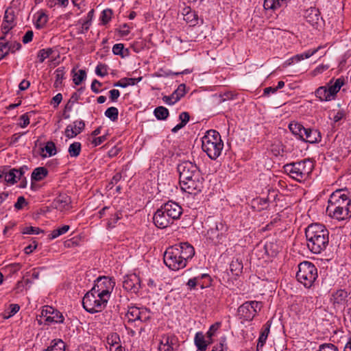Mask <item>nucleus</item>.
I'll use <instances>...</instances> for the list:
<instances>
[{
	"mask_svg": "<svg viewBox=\"0 0 351 351\" xmlns=\"http://www.w3.org/2000/svg\"><path fill=\"white\" fill-rule=\"evenodd\" d=\"M123 287L128 291L138 293L141 289L140 278L135 274L125 276L123 282Z\"/></svg>",
	"mask_w": 351,
	"mask_h": 351,
	"instance_id": "16",
	"label": "nucleus"
},
{
	"mask_svg": "<svg viewBox=\"0 0 351 351\" xmlns=\"http://www.w3.org/2000/svg\"><path fill=\"white\" fill-rule=\"evenodd\" d=\"M262 308V304L257 301H247L238 308V315L244 321H251Z\"/></svg>",
	"mask_w": 351,
	"mask_h": 351,
	"instance_id": "13",
	"label": "nucleus"
},
{
	"mask_svg": "<svg viewBox=\"0 0 351 351\" xmlns=\"http://www.w3.org/2000/svg\"><path fill=\"white\" fill-rule=\"evenodd\" d=\"M48 175V170L44 167H39L34 169L31 176L32 182L43 180Z\"/></svg>",
	"mask_w": 351,
	"mask_h": 351,
	"instance_id": "28",
	"label": "nucleus"
},
{
	"mask_svg": "<svg viewBox=\"0 0 351 351\" xmlns=\"http://www.w3.org/2000/svg\"><path fill=\"white\" fill-rule=\"evenodd\" d=\"M114 285L115 282L112 278L99 276L95 280L94 286L91 289H93V292L97 293L108 301Z\"/></svg>",
	"mask_w": 351,
	"mask_h": 351,
	"instance_id": "11",
	"label": "nucleus"
},
{
	"mask_svg": "<svg viewBox=\"0 0 351 351\" xmlns=\"http://www.w3.org/2000/svg\"><path fill=\"white\" fill-rule=\"evenodd\" d=\"M108 301L93 292V289L87 292L83 298L82 306L88 313L101 312L107 305Z\"/></svg>",
	"mask_w": 351,
	"mask_h": 351,
	"instance_id": "9",
	"label": "nucleus"
},
{
	"mask_svg": "<svg viewBox=\"0 0 351 351\" xmlns=\"http://www.w3.org/2000/svg\"><path fill=\"white\" fill-rule=\"evenodd\" d=\"M95 73L101 77L108 75V66L104 64H99L95 69Z\"/></svg>",
	"mask_w": 351,
	"mask_h": 351,
	"instance_id": "50",
	"label": "nucleus"
},
{
	"mask_svg": "<svg viewBox=\"0 0 351 351\" xmlns=\"http://www.w3.org/2000/svg\"><path fill=\"white\" fill-rule=\"evenodd\" d=\"M350 293L346 289H337L331 293L330 302L336 309H344L349 300Z\"/></svg>",
	"mask_w": 351,
	"mask_h": 351,
	"instance_id": "14",
	"label": "nucleus"
},
{
	"mask_svg": "<svg viewBox=\"0 0 351 351\" xmlns=\"http://www.w3.org/2000/svg\"><path fill=\"white\" fill-rule=\"evenodd\" d=\"M195 254L193 247L189 243H180L168 247L164 254V263L171 269L177 271L186 267L189 259Z\"/></svg>",
	"mask_w": 351,
	"mask_h": 351,
	"instance_id": "3",
	"label": "nucleus"
},
{
	"mask_svg": "<svg viewBox=\"0 0 351 351\" xmlns=\"http://www.w3.org/2000/svg\"><path fill=\"white\" fill-rule=\"evenodd\" d=\"M106 117L112 121H116L118 119L119 110L116 107H110L104 112Z\"/></svg>",
	"mask_w": 351,
	"mask_h": 351,
	"instance_id": "44",
	"label": "nucleus"
},
{
	"mask_svg": "<svg viewBox=\"0 0 351 351\" xmlns=\"http://www.w3.org/2000/svg\"><path fill=\"white\" fill-rule=\"evenodd\" d=\"M112 11L110 9H106L101 12L100 19L103 25H106L112 19Z\"/></svg>",
	"mask_w": 351,
	"mask_h": 351,
	"instance_id": "47",
	"label": "nucleus"
},
{
	"mask_svg": "<svg viewBox=\"0 0 351 351\" xmlns=\"http://www.w3.org/2000/svg\"><path fill=\"white\" fill-rule=\"evenodd\" d=\"M290 131L295 136H298L300 139L303 138V134L305 130V128L298 122L291 123L289 125Z\"/></svg>",
	"mask_w": 351,
	"mask_h": 351,
	"instance_id": "32",
	"label": "nucleus"
},
{
	"mask_svg": "<svg viewBox=\"0 0 351 351\" xmlns=\"http://www.w3.org/2000/svg\"><path fill=\"white\" fill-rule=\"evenodd\" d=\"M182 214V207L176 202L169 201L157 209L154 215L153 221L156 227L163 229L180 219Z\"/></svg>",
	"mask_w": 351,
	"mask_h": 351,
	"instance_id": "5",
	"label": "nucleus"
},
{
	"mask_svg": "<svg viewBox=\"0 0 351 351\" xmlns=\"http://www.w3.org/2000/svg\"><path fill=\"white\" fill-rule=\"evenodd\" d=\"M66 344L60 339H53L43 351H65Z\"/></svg>",
	"mask_w": 351,
	"mask_h": 351,
	"instance_id": "30",
	"label": "nucleus"
},
{
	"mask_svg": "<svg viewBox=\"0 0 351 351\" xmlns=\"http://www.w3.org/2000/svg\"><path fill=\"white\" fill-rule=\"evenodd\" d=\"M154 114L157 119L165 120L169 117V112L167 108L158 106L154 109Z\"/></svg>",
	"mask_w": 351,
	"mask_h": 351,
	"instance_id": "36",
	"label": "nucleus"
},
{
	"mask_svg": "<svg viewBox=\"0 0 351 351\" xmlns=\"http://www.w3.org/2000/svg\"><path fill=\"white\" fill-rule=\"evenodd\" d=\"M47 22V16L42 13L39 15L38 20H37V27L40 28L42 27Z\"/></svg>",
	"mask_w": 351,
	"mask_h": 351,
	"instance_id": "63",
	"label": "nucleus"
},
{
	"mask_svg": "<svg viewBox=\"0 0 351 351\" xmlns=\"http://www.w3.org/2000/svg\"><path fill=\"white\" fill-rule=\"evenodd\" d=\"M175 337L173 336H163L159 345L160 351H173V344Z\"/></svg>",
	"mask_w": 351,
	"mask_h": 351,
	"instance_id": "27",
	"label": "nucleus"
},
{
	"mask_svg": "<svg viewBox=\"0 0 351 351\" xmlns=\"http://www.w3.org/2000/svg\"><path fill=\"white\" fill-rule=\"evenodd\" d=\"M210 285V276L206 274L190 278L187 282V285L191 290L195 289L197 286H199L202 289L209 287Z\"/></svg>",
	"mask_w": 351,
	"mask_h": 351,
	"instance_id": "17",
	"label": "nucleus"
},
{
	"mask_svg": "<svg viewBox=\"0 0 351 351\" xmlns=\"http://www.w3.org/2000/svg\"><path fill=\"white\" fill-rule=\"evenodd\" d=\"M40 232V230L38 228L29 226L23 228L22 232L23 234H38Z\"/></svg>",
	"mask_w": 351,
	"mask_h": 351,
	"instance_id": "55",
	"label": "nucleus"
},
{
	"mask_svg": "<svg viewBox=\"0 0 351 351\" xmlns=\"http://www.w3.org/2000/svg\"><path fill=\"white\" fill-rule=\"evenodd\" d=\"M315 96L319 98L320 101H330L332 100L327 87L325 86H320L315 90Z\"/></svg>",
	"mask_w": 351,
	"mask_h": 351,
	"instance_id": "35",
	"label": "nucleus"
},
{
	"mask_svg": "<svg viewBox=\"0 0 351 351\" xmlns=\"http://www.w3.org/2000/svg\"><path fill=\"white\" fill-rule=\"evenodd\" d=\"M79 22L82 23V27L80 29V33L82 34L86 32L89 29L90 26L91 25L90 20L82 19Z\"/></svg>",
	"mask_w": 351,
	"mask_h": 351,
	"instance_id": "57",
	"label": "nucleus"
},
{
	"mask_svg": "<svg viewBox=\"0 0 351 351\" xmlns=\"http://www.w3.org/2000/svg\"><path fill=\"white\" fill-rule=\"evenodd\" d=\"M21 45L19 43L17 42H13V43H9L8 42V49H6L5 53L1 54V56H0V60L4 58L9 52L14 53L16 51H18L21 49Z\"/></svg>",
	"mask_w": 351,
	"mask_h": 351,
	"instance_id": "42",
	"label": "nucleus"
},
{
	"mask_svg": "<svg viewBox=\"0 0 351 351\" xmlns=\"http://www.w3.org/2000/svg\"><path fill=\"white\" fill-rule=\"evenodd\" d=\"M119 340V337L117 334L112 335L110 337L108 338V343L110 345V347L113 348L115 345H119L118 341Z\"/></svg>",
	"mask_w": 351,
	"mask_h": 351,
	"instance_id": "62",
	"label": "nucleus"
},
{
	"mask_svg": "<svg viewBox=\"0 0 351 351\" xmlns=\"http://www.w3.org/2000/svg\"><path fill=\"white\" fill-rule=\"evenodd\" d=\"M162 101L167 105L172 106L179 101L176 97L175 95L172 93L171 95L167 96L165 95L162 97Z\"/></svg>",
	"mask_w": 351,
	"mask_h": 351,
	"instance_id": "53",
	"label": "nucleus"
},
{
	"mask_svg": "<svg viewBox=\"0 0 351 351\" xmlns=\"http://www.w3.org/2000/svg\"><path fill=\"white\" fill-rule=\"evenodd\" d=\"M42 151L44 152L45 151L47 154V155H43V157H47V156H53L54 155H56V145L52 141H48L45 146L42 148Z\"/></svg>",
	"mask_w": 351,
	"mask_h": 351,
	"instance_id": "41",
	"label": "nucleus"
},
{
	"mask_svg": "<svg viewBox=\"0 0 351 351\" xmlns=\"http://www.w3.org/2000/svg\"><path fill=\"white\" fill-rule=\"evenodd\" d=\"M70 229V226L69 225H64L62 227H59L56 229H54L51 231L49 234L50 239H54L65 233H66Z\"/></svg>",
	"mask_w": 351,
	"mask_h": 351,
	"instance_id": "39",
	"label": "nucleus"
},
{
	"mask_svg": "<svg viewBox=\"0 0 351 351\" xmlns=\"http://www.w3.org/2000/svg\"><path fill=\"white\" fill-rule=\"evenodd\" d=\"M85 128V123L82 120H76L73 124L67 125L65 129V136L69 138L75 137L80 134Z\"/></svg>",
	"mask_w": 351,
	"mask_h": 351,
	"instance_id": "19",
	"label": "nucleus"
},
{
	"mask_svg": "<svg viewBox=\"0 0 351 351\" xmlns=\"http://www.w3.org/2000/svg\"><path fill=\"white\" fill-rule=\"evenodd\" d=\"M221 326V323L216 322L214 324L211 325L209 328V330L206 332V339L208 341V343L211 344L213 343V337L214 336L215 332Z\"/></svg>",
	"mask_w": 351,
	"mask_h": 351,
	"instance_id": "43",
	"label": "nucleus"
},
{
	"mask_svg": "<svg viewBox=\"0 0 351 351\" xmlns=\"http://www.w3.org/2000/svg\"><path fill=\"white\" fill-rule=\"evenodd\" d=\"M182 14L184 20L189 24L190 26H195L198 23V16L195 10H191V8L187 7L184 8Z\"/></svg>",
	"mask_w": 351,
	"mask_h": 351,
	"instance_id": "25",
	"label": "nucleus"
},
{
	"mask_svg": "<svg viewBox=\"0 0 351 351\" xmlns=\"http://www.w3.org/2000/svg\"><path fill=\"white\" fill-rule=\"evenodd\" d=\"M314 168L313 162L305 159L284 166L285 171L293 179L302 182L307 179Z\"/></svg>",
	"mask_w": 351,
	"mask_h": 351,
	"instance_id": "7",
	"label": "nucleus"
},
{
	"mask_svg": "<svg viewBox=\"0 0 351 351\" xmlns=\"http://www.w3.org/2000/svg\"><path fill=\"white\" fill-rule=\"evenodd\" d=\"M124 45L121 43L115 44L112 47V52L114 55H119L123 56L122 53Z\"/></svg>",
	"mask_w": 351,
	"mask_h": 351,
	"instance_id": "58",
	"label": "nucleus"
},
{
	"mask_svg": "<svg viewBox=\"0 0 351 351\" xmlns=\"http://www.w3.org/2000/svg\"><path fill=\"white\" fill-rule=\"evenodd\" d=\"M271 324L267 322L263 327L260 336L258 339L256 351H262V348L265 345L269 333Z\"/></svg>",
	"mask_w": 351,
	"mask_h": 351,
	"instance_id": "26",
	"label": "nucleus"
},
{
	"mask_svg": "<svg viewBox=\"0 0 351 351\" xmlns=\"http://www.w3.org/2000/svg\"><path fill=\"white\" fill-rule=\"evenodd\" d=\"M14 19L15 16L12 9L8 8L6 9L3 21L1 24V31L3 34H8V32L14 27Z\"/></svg>",
	"mask_w": 351,
	"mask_h": 351,
	"instance_id": "18",
	"label": "nucleus"
},
{
	"mask_svg": "<svg viewBox=\"0 0 351 351\" xmlns=\"http://www.w3.org/2000/svg\"><path fill=\"white\" fill-rule=\"evenodd\" d=\"M128 324L135 323V326L140 327L139 333L144 330V328L140 324L146 322L151 318V313L146 308H138L136 306L129 307L125 315Z\"/></svg>",
	"mask_w": 351,
	"mask_h": 351,
	"instance_id": "10",
	"label": "nucleus"
},
{
	"mask_svg": "<svg viewBox=\"0 0 351 351\" xmlns=\"http://www.w3.org/2000/svg\"><path fill=\"white\" fill-rule=\"evenodd\" d=\"M18 179L16 175V169H10L9 167H4L0 169V180H3L7 184H14Z\"/></svg>",
	"mask_w": 351,
	"mask_h": 351,
	"instance_id": "21",
	"label": "nucleus"
},
{
	"mask_svg": "<svg viewBox=\"0 0 351 351\" xmlns=\"http://www.w3.org/2000/svg\"><path fill=\"white\" fill-rule=\"evenodd\" d=\"M189 114L186 112H182L179 115V119L180 120V123L183 124L184 126L189 122Z\"/></svg>",
	"mask_w": 351,
	"mask_h": 351,
	"instance_id": "61",
	"label": "nucleus"
},
{
	"mask_svg": "<svg viewBox=\"0 0 351 351\" xmlns=\"http://www.w3.org/2000/svg\"><path fill=\"white\" fill-rule=\"evenodd\" d=\"M228 230V227L223 220H217L207 231V237L215 244H221L227 237Z\"/></svg>",
	"mask_w": 351,
	"mask_h": 351,
	"instance_id": "12",
	"label": "nucleus"
},
{
	"mask_svg": "<svg viewBox=\"0 0 351 351\" xmlns=\"http://www.w3.org/2000/svg\"><path fill=\"white\" fill-rule=\"evenodd\" d=\"M20 309V306L16 304H12L9 306V311H5L3 313L4 319H9L15 315Z\"/></svg>",
	"mask_w": 351,
	"mask_h": 351,
	"instance_id": "46",
	"label": "nucleus"
},
{
	"mask_svg": "<svg viewBox=\"0 0 351 351\" xmlns=\"http://www.w3.org/2000/svg\"><path fill=\"white\" fill-rule=\"evenodd\" d=\"M317 351H339V349L332 343H324L319 346Z\"/></svg>",
	"mask_w": 351,
	"mask_h": 351,
	"instance_id": "52",
	"label": "nucleus"
},
{
	"mask_svg": "<svg viewBox=\"0 0 351 351\" xmlns=\"http://www.w3.org/2000/svg\"><path fill=\"white\" fill-rule=\"evenodd\" d=\"M322 136L320 132L317 130H313L311 128H306L304 134L303 138L301 140L306 141L309 143H316L321 141Z\"/></svg>",
	"mask_w": 351,
	"mask_h": 351,
	"instance_id": "23",
	"label": "nucleus"
},
{
	"mask_svg": "<svg viewBox=\"0 0 351 351\" xmlns=\"http://www.w3.org/2000/svg\"><path fill=\"white\" fill-rule=\"evenodd\" d=\"M345 117V113L341 110L337 112H332L330 114V119L335 123L340 121Z\"/></svg>",
	"mask_w": 351,
	"mask_h": 351,
	"instance_id": "51",
	"label": "nucleus"
},
{
	"mask_svg": "<svg viewBox=\"0 0 351 351\" xmlns=\"http://www.w3.org/2000/svg\"><path fill=\"white\" fill-rule=\"evenodd\" d=\"M20 126L23 128L27 127L29 124V117L27 114H23L20 117Z\"/></svg>",
	"mask_w": 351,
	"mask_h": 351,
	"instance_id": "59",
	"label": "nucleus"
},
{
	"mask_svg": "<svg viewBox=\"0 0 351 351\" xmlns=\"http://www.w3.org/2000/svg\"><path fill=\"white\" fill-rule=\"evenodd\" d=\"M195 344L197 347L198 350H206L207 347L210 343L205 339L204 336L202 332H197L195 336Z\"/></svg>",
	"mask_w": 351,
	"mask_h": 351,
	"instance_id": "34",
	"label": "nucleus"
},
{
	"mask_svg": "<svg viewBox=\"0 0 351 351\" xmlns=\"http://www.w3.org/2000/svg\"><path fill=\"white\" fill-rule=\"evenodd\" d=\"M54 74L56 78V80L54 82V86L57 88L62 84V80L64 77V68H58L55 71Z\"/></svg>",
	"mask_w": 351,
	"mask_h": 351,
	"instance_id": "45",
	"label": "nucleus"
},
{
	"mask_svg": "<svg viewBox=\"0 0 351 351\" xmlns=\"http://www.w3.org/2000/svg\"><path fill=\"white\" fill-rule=\"evenodd\" d=\"M317 277V269L313 263L309 261H304L298 265L296 278L306 288L311 287Z\"/></svg>",
	"mask_w": 351,
	"mask_h": 351,
	"instance_id": "8",
	"label": "nucleus"
},
{
	"mask_svg": "<svg viewBox=\"0 0 351 351\" xmlns=\"http://www.w3.org/2000/svg\"><path fill=\"white\" fill-rule=\"evenodd\" d=\"M53 53L52 48H47L39 50L37 54V58L39 62H43L47 58H49Z\"/></svg>",
	"mask_w": 351,
	"mask_h": 351,
	"instance_id": "40",
	"label": "nucleus"
},
{
	"mask_svg": "<svg viewBox=\"0 0 351 351\" xmlns=\"http://www.w3.org/2000/svg\"><path fill=\"white\" fill-rule=\"evenodd\" d=\"M243 268L242 260L239 258H234L230 264V270L232 275L239 276Z\"/></svg>",
	"mask_w": 351,
	"mask_h": 351,
	"instance_id": "29",
	"label": "nucleus"
},
{
	"mask_svg": "<svg viewBox=\"0 0 351 351\" xmlns=\"http://www.w3.org/2000/svg\"><path fill=\"white\" fill-rule=\"evenodd\" d=\"M41 316L45 319V321L48 324H60L64 322V317L62 314L50 306H45L43 307Z\"/></svg>",
	"mask_w": 351,
	"mask_h": 351,
	"instance_id": "15",
	"label": "nucleus"
},
{
	"mask_svg": "<svg viewBox=\"0 0 351 351\" xmlns=\"http://www.w3.org/2000/svg\"><path fill=\"white\" fill-rule=\"evenodd\" d=\"M74 104H73L71 101H68L66 104L64 106V113L63 116L64 119H69L70 117V115L69 114H66V112H69L72 110Z\"/></svg>",
	"mask_w": 351,
	"mask_h": 351,
	"instance_id": "60",
	"label": "nucleus"
},
{
	"mask_svg": "<svg viewBox=\"0 0 351 351\" xmlns=\"http://www.w3.org/2000/svg\"><path fill=\"white\" fill-rule=\"evenodd\" d=\"M142 77L138 78H123L114 84V86L125 88L128 86H134L141 81Z\"/></svg>",
	"mask_w": 351,
	"mask_h": 351,
	"instance_id": "31",
	"label": "nucleus"
},
{
	"mask_svg": "<svg viewBox=\"0 0 351 351\" xmlns=\"http://www.w3.org/2000/svg\"><path fill=\"white\" fill-rule=\"evenodd\" d=\"M71 198L66 195H60L52 202V206L61 212L66 210L70 207Z\"/></svg>",
	"mask_w": 351,
	"mask_h": 351,
	"instance_id": "22",
	"label": "nucleus"
},
{
	"mask_svg": "<svg viewBox=\"0 0 351 351\" xmlns=\"http://www.w3.org/2000/svg\"><path fill=\"white\" fill-rule=\"evenodd\" d=\"M350 204L349 190L347 188L337 189L330 195L326 212L333 219L347 220L351 217Z\"/></svg>",
	"mask_w": 351,
	"mask_h": 351,
	"instance_id": "2",
	"label": "nucleus"
},
{
	"mask_svg": "<svg viewBox=\"0 0 351 351\" xmlns=\"http://www.w3.org/2000/svg\"><path fill=\"white\" fill-rule=\"evenodd\" d=\"M27 202L23 196L18 197L16 202L14 204V208L16 210H21L25 205H27Z\"/></svg>",
	"mask_w": 351,
	"mask_h": 351,
	"instance_id": "56",
	"label": "nucleus"
},
{
	"mask_svg": "<svg viewBox=\"0 0 351 351\" xmlns=\"http://www.w3.org/2000/svg\"><path fill=\"white\" fill-rule=\"evenodd\" d=\"M181 189L191 195H197L204 188V179L199 167L191 161L186 160L178 166Z\"/></svg>",
	"mask_w": 351,
	"mask_h": 351,
	"instance_id": "1",
	"label": "nucleus"
},
{
	"mask_svg": "<svg viewBox=\"0 0 351 351\" xmlns=\"http://www.w3.org/2000/svg\"><path fill=\"white\" fill-rule=\"evenodd\" d=\"M122 217L123 214L121 210H117L113 213H111L110 217L108 219L106 226L107 229L110 230L114 228L118 221L121 219Z\"/></svg>",
	"mask_w": 351,
	"mask_h": 351,
	"instance_id": "33",
	"label": "nucleus"
},
{
	"mask_svg": "<svg viewBox=\"0 0 351 351\" xmlns=\"http://www.w3.org/2000/svg\"><path fill=\"white\" fill-rule=\"evenodd\" d=\"M223 143L220 134L214 130H208L202 138V150L212 160L217 159L221 154Z\"/></svg>",
	"mask_w": 351,
	"mask_h": 351,
	"instance_id": "6",
	"label": "nucleus"
},
{
	"mask_svg": "<svg viewBox=\"0 0 351 351\" xmlns=\"http://www.w3.org/2000/svg\"><path fill=\"white\" fill-rule=\"evenodd\" d=\"M80 239L77 237H73L64 241V246L66 247H73L80 244Z\"/></svg>",
	"mask_w": 351,
	"mask_h": 351,
	"instance_id": "54",
	"label": "nucleus"
},
{
	"mask_svg": "<svg viewBox=\"0 0 351 351\" xmlns=\"http://www.w3.org/2000/svg\"><path fill=\"white\" fill-rule=\"evenodd\" d=\"M82 145L80 142L71 143L68 149V152L71 157L77 158L81 152Z\"/></svg>",
	"mask_w": 351,
	"mask_h": 351,
	"instance_id": "38",
	"label": "nucleus"
},
{
	"mask_svg": "<svg viewBox=\"0 0 351 351\" xmlns=\"http://www.w3.org/2000/svg\"><path fill=\"white\" fill-rule=\"evenodd\" d=\"M173 93L175 95L178 100L180 101L186 93V85L184 84H180Z\"/></svg>",
	"mask_w": 351,
	"mask_h": 351,
	"instance_id": "49",
	"label": "nucleus"
},
{
	"mask_svg": "<svg viewBox=\"0 0 351 351\" xmlns=\"http://www.w3.org/2000/svg\"><path fill=\"white\" fill-rule=\"evenodd\" d=\"M86 73L84 70H79L77 73H76L74 76L73 81L75 85H80L82 82L86 78Z\"/></svg>",
	"mask_w": 351,
	"mask_h": 351,
	"instance_id": "48",
	"label": "nucleus"
},
{
	"mask_svg": "<svg viewBox=\"0 0 351 351\" xmlns=\"http://www.w3.org/2000/svg\"><path fill=\"white\" fill-rule=\"evenodd\" d=\"M106 140V136L105 135H103V136H101L99 137L94 138L91 143L94 147H97V146L101 145V143H103Z\"/></svg>",
	"mask_w": 351,
	"mask_h": 351,
	"instance_id": "64",
	"label": "nucleus"
},
{
	"mask_svg": "<svg viewBox=\"0 0 351 351\" xmlns=\"http://www.w3.org/2000/svg\"><path fill=\"white\" fill-rule=\"evenodd\" d=\"M344 79L342 77H339L334 81V80H330L327 86L328 93L332 99H334L337 93L339 91L342 86L344 84Z\"/></svg>",
	"mask_w": 351,
	"mask_h": 351,
	"instance_id": "24",
	"label": "nucleus"
},
{
	"mask_svg": "<svg viewBox=\"0 0 351 351\" xmlns=\"http://www.w3.org/2000/svg\"><path fill=\"white\" fill-rule=\"evenodd\" d=\"M285 0H265L263 6L265 10H276L280 8Z\"/></svg>",
	"mask_w": 351,
	"mask_h": 351,
	"instance_id": "37",
	"label": "nucleus"
},
{
	"mask_svg": "<svg viewBox=\"0 0 351 351\" xmlns=\"http://www.w3.org/2000/svg\"><path fill=\"white\" fill-rule=\"evenodd\" d=\"M304 17L312 26L317 25L320 20H322L320 12L319 9L315 7H311L306 9L304 11Z\"/></svg>",
	"mask_w": 351,
	"mask_h": 351,
	"instance_id": "20",
	"label": "nucleus"
},
{
	"mask_svg": "<svg viewBox=\"0 0 351 351\" xmlns=\"http://www.w3.org/2000/svg\"><path fill=\"white\" fill-rule=\"evenodd\" d=\"M308 248L314 254H319L328 245L329 232L320 223L309 225L305 230Z\"/></svg>",
	"mask_w": 351,
	"mask_h": 351,
	"instance_id": "4",
	"label": "nucleus"
}]
</instances>
